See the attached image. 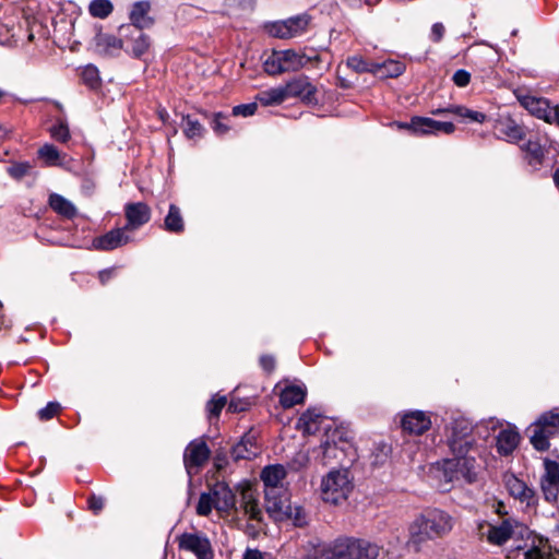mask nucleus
Returning <instances> with one entry per match:
<instances>
[{
    "mask_svg": "<svg viewBox=\"0 0 559 559\" xmlns=\"http://www.w3.org/2000/svg\"><path fill=\"white\" fill-rule=\"evenodd\" d=\"M211 490L209 492L201 493L197 506V513L202 516H207L214 508V501Z\"/></svg>",
    "mask_w": 559,
    "mask_h": 559,
    "instance_id": "37998d69",
    "label": "nucleus"
},
{
    "mask_svg": "<svg viewBox=\"0 0 559 559\" xmlns=\"http://www.w3.org/2000/svg\"><path fill=\"white\" fill-rule=\"evenodd\" d=\"M521 148L526 153V158L531 166L536 168L542 164L545 156V151L538 140L530 139L521 146Z\"/></svg>",
    "mask_w": 559,
    "mask_h": 559,
    "instance_id": "2f4dec72",
    "label": "nucleus"
},
{
    "mask_svg": "<svg viewBox=\"0 0 559 559\" xmlns=\"http://www.w3.org/2000/svg\"><path fill=\"white\" fill-rule=\"evenodd\" d=\"M104 503H105L104 498L99 497V496L93 495L88 499V507L95 513H97V512L103 510Z\"/></svg>",
    "mask_w": 559,
    "mask_h": 559,
    "instance_id": "603ef678",
    "label": "nucleus"
},
{
    "mask_svg": "<svg viewBox=\"0 0 559 559\" xmlns=\"http://www.w3.org/2000/svg\"><path fill=\"white\" fill-rule=\"evenodd\" d=\"M312 16L302 12L285 20L266 22L263 24V32L267 35H297L311 31Z\"/></svg>",
    "mask_w": 559,
    "mask_h": 559,
    "instance_id": "6e6552de",
    "label": "nucleus"
},
{
    "mask_svg": "<svg viewBox=\"0 0 559 559\" xmlns=\"http://www.w3.org/2000/svg\"><path fill=\"white\" fill-rule=\"evenodd\" d=\"M178 545L180 549L192 552L198 559H213L211 543L202 534L183 533L178 537Z\"/></svg>",
    "mask_w": 559,
    "mask_h": 559,
    "instance_id": "9b49d317",
    "label": "nucleus"
},
{
    "mask_svg": "<svg viewBox=\"0 0 559 559\" xmlns=\"http://www.w3.org/2000/svg\"><path fill=\"white\" fill-rule=\"evenodd\" d=\"M445 33V26L441 22H437L431 26V35H443Z\"/></svg>",
    "mask_w": 559,
    "mask_h": 559,
    "instance_id": "4d7b16f0",
    "label": "nucleus"
},
{
    "mask_svg": "<svg viewBox=\"0 0 559 559\" xmlns=\"http://www.w3.org/2000/svg\"><path fill=\"white\" fill-rule=\"evenodd\" d=\"M49 206L59 215L64 218H73L76 216L75 205L64 197L58 193H51L49 195Z\"/></svg>",
    "mask_w": 559,
    "mask_h": 559,
    "instance_id": "cd10ccee",
    "label": "nucleus"
},
{
    "mask_svg": "<svg viewBox=\"0 0 559 559\" xmlns=\"http://www.w3.org/2000/svg\"><path fill=\"white\" fill-rule=\"evenodd\" d=\"M210 457V449L204 441L194 440L185 451L183 461L188 474L198 471Z\"/></svg>",
    "mask_w": 559,
    "mask_h": 559,
    "instance_id": "dca6fc26",
    "label": "nucleus"
},
{
    "mask_svg": "<svg viewBox=\"0 0 559 559\" xmlns=\"http://www.w3.org/2000/svg\"><path fill=\"white\" fill-rule=\"evenodd\" d=\"M151 209L144 202H130L124 205V216L127 224L123 226L127 230H136L151 219Z\"/></svg>",
    "mask_w": 559,
    "mask_h": 559,
    "instance_id": "2eb2a0df",
    "label": "nucleus"
},
{
    "mask_svg": "<svg viewBox=\"0 0 559 559\" xmlns=\"http://www.w3.org/2000/svg\"><path fill=\"white\" fill-rule=\"evenodd\" d=\"M260 366L266 372H272L275 368V359L273 356L263 355L260 357Z\"/></svg>",
    "mask_w": 559,
    "mask_h": 559,
    "instance_id": "864d4df0",
    "label": "nucleus"
},
{
    "mask_svg": "<svg viewBox=\"0 0 559 559\" xmlns=\"http://www.w3.org/2000/svg\"><path fill=\"white\" fill-rule=\"evenodd\" d=\"M49 132L51 138L60 143H67L71 138L69 126L63 119L57 120L49 129Z\"/></svg>",
    "mask_w": 559,
    "mask_h": 559,
    "instance_id": "ea45409f",
    "label": "nucleus"
},
{
    "mask_svg": "<svg viewBox=\"0 0 559 559\" xmlns=\"http://www.w3.org/2000/svg\"><path fill=\"white\" fill-rule=\"evenodd\" d=\"M402 427L409 433L420 436L431 427V419L423 411H409L402 418Z\"/></svg>",
    "mask_w": 559,
    "mask_h": 559,
    "instance_id": "a211bd4d",
    "label": "nucleus"
},
{
    "mask_svg": "<svg viewBox=\"0 0 559 559\" xmlns=\"http://www.w3.org/2000/svg\"><path fill=\"white\" fill-rule=\"evenodd\" d=\"M507 487L512 497L525 503L526 507H534L537 503L534 489L530 488L523 480L511 476L507 479Z\"/></svg>",
    "mask_w": 559,
    "mask_h": 559,
    "instance_id": "aec40b11",
    "label": "nucleus"
},
{
    "mask_svg": "<svg viewBox=\"0 0 559 559\" xmlns=\"http://www.w3.org/2000/svg\"><path fill=\"white\" fill-rule=\"evenodd\" d=\"M323 416L314 408H309L298 419L297 427L307 435H314L320 429Z\"/></svg>",
    "mask_w": 559,
    "mask_h": 559,
    "instance_id": "bb28decb",
    "label": "nucleus"
},
{
    "mask_svg": "<svg viewBox=\"0 0 559 559\" xmlns=\"http://www.w3.org/2000/svg\"><path fill=\"white\" fill-rule=\"evenodd\" d=\"M286 98L288 97H304V98H310L316 90L314 87L308 82L306 78H297L289 82H287L284 85Z\"/></svg>",
    "mask_w": 559,
    "mask_h": 559,
    "instance_id": "a878e982",
    "label": "nucleus"
},
{
    "mask_svg": "<svg viewBox=\"0 0 559 559\" xmlns=\"http://www.w3.org/2000/svg\"><path fill=\"white\" fill-rule=\"evenodd\" d=\"M4 95V92L0 88V98Z\"/></svg>",
    "mask_w": 559,
    "mask_h": 559,
    "instance_id": "338daca9",
    "label": "nucleus"
},
{
    "mask_svg": "<svg viewBox=\"0 0 559 559\" xmlns=\"http://www.w3.org/2000/svg\"><path fill=\"white\" fill-rule=\"evenodd\" d=\"M318 60L316 51H297L295 49H285L273 51L265 60L264 70L271 75H277L284 72L298 71L309 62Z\"/></svg>",
    "mask_w": 559,
    "mask_h": 559,
    "instance_id": "20e7f679",
    "label": "nucleus"
},
{
    "mask_svg": "<svg viewBox=\"0 0 559 559\" xmlns=\"http://www.w3.org/2000/svg\"><path fill=\"white\" fill-rule=\"evenodd\" d=\"M554 181H555V185L559 188V168L556 169L554 173Z\"/></svg>",
    "mask_w": 559,
    "mask_h": 559,
    "instance_id": "0e129e2a",
    "label": "nucleus"
},
{
    "mask_svg": "<svg viewBox=\"0 0 559 559\" xmlns=\"http://www.w3.org/2000/svg\"><path fill=\"white\" fill-rule=\"evenodd\" d=\"M60 404L58 402H49L45 407L38 411V417L40 420H49L58 414Z\"/></svg>",
    "mask_w": 559,
    "mask_h": 559,
    "instance_id": "49530a36",
    "label": "nucleus"
},
{
    "mask_svg": "<svg viewBox=\"0 0 559 559\" xmlns=\"http://www.w3.org/2000/svg\"><path fill=\"white\" fill-rule=\"evenodd\" d=\"M552 122L559 126V105L552 108Z\"/></svg>",
    "mask_w": 559,
    "mask_h": 559,
    "instance_id": "680f3d73",
    "label": "nucleus"
},
{
    "mask_svg": "<svg viewBox=\"0 0 559 559\" xmlns=\"http://www.w3.org/2000/svg\"><path fill=\"white\" fill-rule=\"evenodd\" d=\"M183 132L187 138L199 139L202 136L204 129L198 120L192 119L190 116H187L183 118Z\"/></svg>",
    "mask_w": 559,
    "mask_h": 559,
    "instance_id": "79ce46f5",
    "label": "nucleus"
},
{
    "mask_svg": "<svg viewBox=\"0 0 559 559\" xmlns=\"http://www.w3.org/2000/svg\"><path fill=\"white\" fill-rule=\"evenodd\" d=\"M524 559H550V552L546 549V545L532 546L524 552Z\"/></svg>",
    "mask_w": 559,
    "mask_h": 559,
    "instance_id": "c03bdc74",
    "label": "nucleus"
},
{
    "mask_svg": "<svg viewBox=\"0 0 559 559\" xmlns=\"http://www.w3.org/2000/svg\"><path fill=\"white\" fill-rule=\"evenodd\" d=\"M112 271L111 270H103L99 272L98 277L99 281L105 284L111 276Z\"/></svg>",
    "mask_w": 559,
    "mask_h": 559,
    "instance_id": "bf43d9fd",
    "label": "nucleus"
},
{
    "mask_svg": "<svg viewBox=\"0 0 559 559\" xmlns=\"http://www.w3.org/2000/svg\"><path fill=\"white\" fill-rule=\"evenodd\" d=\"M455 524V518L444 510H426L409 525L408 544L419 549L423 544L450 534Z\"/></svg>",
    "mask_w": 559,
    "mask_h": 559,
    "instance_id": "f03ea898",
    "label": "nucleus"
},
{
    "mask_svg": "<svg viewBox=\"0 0 559 559\" xmlns=\"http://www.w3.org/2000/svg\"><path fill=\"white\" fill-rule=\"evenodd\" d=\"M124 227L114 228L93 240V247L97 250L110 251L129 243L132 239L126 233Z\"/></svg>",
    "mask_w": 559,
    "mask_h": 559,
    "instance_id": "f3484780",
    "label": "nucleus"
},
{
    "mask_svg": "<svg viewBox=\"0 0 559 559\" xmlns=\"http://www.w3.org/2000/svg\"><path fill=\"white\" fill-rule=\"evenodd\" d=\"M286 469L281 464L265 466L261 472L264 484L265 508L287 496L284 487Z\"/></svg>",
    "mask_w": 559,
    "mask_h": 559,
    "instance_id": "0eeeda50",
    "label": "nucleus"
},
{
    "mask_svg": "<svg viewBox=\"0 0 559 559\" xmlns=\"http://www.w3.org/2000/svg\"><path fill=\"white\" fill-rule=\"evenodd\" d=\"M449 112L456 115L461 118L468 119L478 123H483L486 120V115L480 111L472 110L464 106L452 105L447 108H441L435 111V114Z\"/></svg>",
    "mask_w": 559,
    "mask_h": 559,
    "instance_id": "473e14b6",
    "label": "nucleus"
},
{
    "mask_svg": "<svg viewBox=\"0 0 559 559\" xmlns=\"http://www.w3.org/2000/svg\"><path fill=\"white\" fill-rule=\"evenodd\" d=\"M469 81H471L469 72H467L463 69L455 71L453 74V82L455 83V85H457L460 87L466 86L469 83Z\"/></svg>",
    "mask_w": 559,
    "mask_h": 559,
    "instance_id": "3c124183",
    "label": "nucleus"
},
{
    "mask_svg": "<svg viewBox=\"0 0 559 559\" xmlns=\"http://www.w3.org/2000/svg\"><path fill=\"white\" fill-rule=\"evenodd\" d=\"M512 535V525L504 521L499 525L489 526L487 532V539L493 545H503Z\"/></svg>",
    "mask_w": 559,
    "mask_h": 559,
    "instance_id": "7c9ffc66",
    "label": "nucleus"
},
{
    "mask_svg": "<svg viewBox=\"0 0 559 559\" xmlns=\"http://www.w3.org/2000/svg\"><path fill=\"white\" fill-rule=\"evenodd\" d=\"M378 546L360 538H337L331 546L329 554L309 559H376Z\"/></svg>",
    "mask_w": 559,
    "mask_h": 559,
    "instance_id": "7ed1b4c3",
    "label": "nucleus"
},
{
    "mask_svg": "<svg viewBox=\"0 0 559 559\" xmlns=\"http://www.w3.org/2000/svg\"><path fill=\"white\" fill-rule=\"evenodd\" d=\"M531 443L538 451L550 447L549 440L559 432V407L542 414L526 430Z\"/></svg>",
    "mask_w": 559,
    "mask_h": 559,
    "instance_id": "39448f33",
    "label": "nucleus"
},
{
    "mask_svg": "<svg viewBox=\"0 0 559 559\" xmlns=\"http://www.w3.org/2000/svg\"><path fill=\"white\" fill-rule=\"evenodd\" d=\"M285 99L287 98L284 85L262 91L257 95V100L264 106L278 105Z\"/></svg>",
    "mask_w": 559,
    "mask_h": 559,
    "instance_id": "72a5a7b5",
    "label": "nucleus"
},
{
    "mask_svg": "<svg viewBox=\"0 0 559 559\" xmlns=\"http://www.w3.org/2000/svg\"><path fill=\"white\" fill-rule=\"evenodd\" d=\"M214 508L218 512L228 513L236 508V497L229 486L225 483H216L211 487Z\"/></svg>",
    "mask_w": 559,
    "mask_h": 559,
    "instance_id": "6ab92c4d",
    "label": "nucleus"
},
{
    "mask_svg": "<svg viewBox=\"0 0 559 559\" xmlns=\"http://www.w3.org/2000/svg\"><path fill=\"white\" fill-rule=\"evenodd\" d=\"M240 509L249 520L260 524L263 520V512L260 508L257 495L250 488L241 490Z\"/></svg>",
    "mask_w": 559,
    "mask_h": 559,
    "instance_id": "5701e85b",
    "label": "nucleus"
},
{
    "mask_svg": "<svg viewBox=\"0 0 559 559\" xmlns=\"http://www.w3.org/2000/svg\"><path fill=\"white\" fill-rule=\"evenodd\" d=\"M151 3L146 0L134 2L131 7L129 19L131 24L138 29L150 28L154 20L148 15Z\"/></svg>",
    "mask_w": 559,
    "mask_h": 559,
    "instance_id": "4be33fe9",
    "label": "nucleus"
},
{
    "mask_svg": "<svg viewBox=\"0 0 559 559\" xmlns=\"http://www.w3.org/2000/svg\"><path fill=\"white\" fill-rule=\"evenodd\" d=\"M510 35H512V36L518 35V31H516V29H513V31L511 32V34H510Z\"/></svg>",
    "mask_w": 559,
    "mask_h": 559,
    "instance_id": "69168bd1",
    "label": "nucleus"
},
{
    "mask_svg": "<svg viewBox=\"0 0 559 559\" xmlns=\"http://www.w3.org/2000/svg\"><path fill=\"white\" fill-rule=\"evenodd\" d=\"M257 109V103L237 105L233 108V116L250 117L255 114Z\"/></svg>",
    "mask_w": 559,
    "mask_h": 559,
    "instance_id": "09e8293b",
    "label": "nucleus"
},
{
    "mask_svg": "<svg viewBox=\"0 0 559 559\" xmlns=\"http://www.w3.org/2000/svg\"><path fill=\"white\" fill-rule=\"evenodd\" d=\"M266 512L275 521L289 520L295 526L302 527L307 524V514L298 504H292L288 497H284L277 502L267 504Z\"/></svg>",
    "mask_w": 559,
    "mask_h": 559,
    "instance_id": "1a4fd4ad",
    "label": "nucleus"
},
{
    "mask_svg": "<svg viewBox=\"0 0 559 559\" xmlns=\"http://www.w3.org/2000/svg\"><path fill=\"white\" fill-rule=\"evenodd\" d=\"M260 448L252 436H245L231 449V456L235 461L251 460L259 454Z\"/></svg>",
    "mask_w": 559,
    "mask_h": 559,
    "instance_id": "b1692460",
    "label": "nucleus"
},
{
    "mask_svg": "<svg viewBox=\"0 0 559 559\" xmlns=\"http://www.w3.org/2000/svg\"><path fill=\"white\" fill-rule=\"evenodd\" d=\"M225 405L226 396H214L209 401L206 408L211 416L217 417Z\"/></svg>",
    "mask_w": 559,
    "mask_h": 559,
    "instance_id": "a18cd8bd",
    "label": "nucleus"
},
{
    "mask_svg": "<svg viewBox=\"0 0 559 559\" xmlns=\"http://www.w3.org/2000/svg\"><path fill=\"white\" fill-rule=\"evenodd\" d=\"M249 403L247 402H236V401H230L229 404H228V411L233 412V413H239V412H243L247 407H248Z\"/></svg>",
    "mask_w": 559,
    "mask_h": 559,
    "instance_id": "5fc2aeb1",
    "label": "nucleus"
},
{
    "mask_svg": "<svg viewBox=\"0 0 559 559\" xmlns=\"http://www.w3.org/2000/svg\"><path fill=\"white\" fill-rule=\"evenodd\" d=\"M34 37H0V47L7 49L21 48L28 50V46Z\"/></svg>",
    "mask_w": 559,
    "mask_h": 559,
    "instance_id": "a19ab883",
    "label": "nucleus"
},
{
    "mask_svg": "<svg viewBox=\"0 0 559 559\" xmlns=\"http://www.w3.org/2000/svg\"><path fill=\"white\" fill-rule=\"evenodd\" d=\"M498 428L500 431L496 437L497 451L500 455H509L520 442V433L511 425L502 427L499 419L488 418L474 427L473 423L465 417L452 419L447 428V445L451 457L438 462L432 467L435 477L440 479V490L449 491L455 481L472 484L477 480L480 471L478 457L481 449L476 442L475 433L487 439Z\"/></svg>",
    "mask_w": 559,
    "mask_h": 559,
    "instance_id": "f257e3e1",
    "label": "nucleus"
},
{
    "mask_svg": "<svg viewBox=\"0 0 559 559\" xmlns=\"http://www.w3.org/2000/svg\"><path fill=\"white\" fill-rule=\"evenodd\" d=\"M31 166L28 163H16L8 167V173L15 179H21L29 171Z\"/></svg>",
    "mask_w": 559,
    "mask_h": 559,
    "instance_id": "de8ad7c7",
    "label": "nucleus"
},
{
    "mask_svg": "<svg viewBox=\"0 0 559 559\" xmlns=\"http://www.w3.org/2000/svg\"><path fill=\"white\" fill-rule=\"evenodd\" d=\"M114 10L110 0H92L88 5V12L93 17L106 19Z\"/></svg>",
    "mask_w": 559,
    "mask_h": 559,
    "instance_id": "e433bc0d",
    "label": "nucleus"
},
{
    "mask_svg": "<svg viewBox=\"0 0 559 559\" xmlns=\"http://www.w3.org/2000/svg\"><path fill=\"white\" fill-rule=\"evenodd\" d=\"M122 43L124 44L122 50L133 57L142 56L148 48L146 37H124Z\"/></svg>",
    "mask_w": 559,
    "mask_h": 559,
    "instance_id": "c9c22d12",
    "label": "nucleus"
},
{
    "mask_svg": "<svg viewBox=\"0 0 559 559\" xmlns=\"http://www.w3.org/2000/svg\"><path fill=\"white\" fill-rule=\"evenodd\" d=\"M57 39L53 41L56 46L60 49H64L70 46L71 37H56Z\"/></svg>",
    "mask_w": 559,
    "mask_h": 559,
    "instance_id": "13d9d810",
    "label": "nucleus"
},
{
    "mask_svg": "<svg viewBox=\"0 0 559 559\" xmlns=\"http://www.w3.org/2000/svg\"><path fill=\"white\" fill-rule=\"evenodd\" d=\"M38 157L43 160L45 166H61L66 159L60 151L52 144L46 143L38 150Z\"/></svg>",
    "mask_w": 559,
    "mask_h": 559,
    "instance_id": "c756f323",
    "label": "nucleus"
},
{
    "mask_svg": "<svg viewBox=\"0 0 559 559\" xmlns=\"http://www.w3.org/2000/svg\"><path fill=\"white\" fill-rule=\"evenodd\" d=\"M91 49L102 57H115L120 53L124 44L120 37H93Z\"/></svg>",
    "mask_w": 559,
    "mask_h": 559,
    "instance_id": "412c9836",
    "label": "nucleus"
},
{
    "mask_svg": "<svg viewBox=\"0 0 559 559\" xmlns=\"http://www.w3.org/2000/svg\"><path fill=\"white\" fill-rule=\"evenodd\" d=\"M80 45V43L78 40H71L70 39V46H69V49L71 51H76L78 50V46Z\"/></svg>",
    "mask_w": 559,
    "mask_h": 559,
    "instance_id": "e2e57ef3",
    "label": "nucleus"
},
{
    "mask_svg": "<svg viewBox=\"0 0 559 559\" xmlns=\"http://www.w3.org/2000/svg\"><path fill=\"white\" fill-rule=\"evenodd\" d=\"M378 67L379 73H374V75L379 76L396 78L405 71V66L402 62L395 60H388L382 63L378 62Z\"/></svg>",
    "mask_w": 559,
    "mask_h": 559,
    "instance_id": "4c0bfd02",
    "label": "nucleus"
},
{
    "mask_svg": "<svg viewBox=\"0 0 559 559\" xmlns=\"http://www.w3.org/2000/svg\"><path fill=\"white\" fill-rule=\"evenodd\" d=\"M346 64L357 73H379L378 62L368 61L359 55L348 57Z\"/></svg>",
    "mask_w": 559,
    "mask_h": 559,
    "instance_id": "f704fd0d",
    "label": "nucleus"
},
{
    "mask_svg": "<svg viewBox=\"0 0 559 559\" xmlns=\"http://www.w3.org/2000/svg\"><path fill=\"white\" fill-rule=\"evenodd\" d=\"M242 559H263V554L258 549H247Z\"/></svg>",
    "mask_w": 559,
    "mask_h": 559,
    "instance_id": "6e6d98bb",
    "label": "nucleus"
},
{
    "mask_svg": "<svg viewBox=\"0 0 559 559\" xmlns=\"http://www.w3.org/2000/svg\"><path fill=\"white\" fill-rule=\"evenodd\" d=\"M11 133V129L0 123V141L4 140Z\"/></svg>",
    "mask_w": 559,
    "mask_h": 559,
    "instance_id": "052dcab7",
    "label": "nucleus"
},
{
    "mask_svg": "<svg viewBox=\"0 0 559 559\" xmlns=\"http://www.w3.org/2000/svg\"><path fill=\"white\" fill-rule=\"evenodd\" d=\"M493 129L499 139L509 143H518L526 135L525 128L510 116H501L496 120Z\"/></svg>",
    "mask_w": 559,
    "mask_h": 559,
    "instance_id": "4468645a",
    "label": "nucleus"
},
{
    "mask_svg": "<svg viewBox=\"0 0 559 559\" xmlns=\"http://www.w3.org/2000/svg\"><path fill=\"white\" fill-rule=\"evenodd\" d=\"M227 119H228V117L223 115L222 112H218L214 116V119L212 121V127L216 134L223 135L229 130V127L227 126V123L224 122V120H227Z\"/></svg>",
    "mask_w": 559,
    "mask_h": 559,
    "instance_id": "8fccbe9b",
    "label": "nucleus"
},
{
    "mask_svg": "<svg viewBox=\"0 0 559 559\" xmlns=\"http://www.w3.org/2000/svg\"><path fill=\"white\" fill-rule=\"evenodd\" d=\"M516 98L532 116L552 123V107L546 98L520 93L516 94Z\"/></svg>",
    "mask_w": 559,
    "mask_h": 559,
    "instance_id": "ddd939ff",
    "label": "nucleus"
},
{
    "mask_svg": "<svg viewBox=\"0 0 559 559\" xmlns=\"http://www.w3.org/2000/svg\"><path fill=\"white\" fill-rule=\"evenodd\" d=\"M82 82L92 90H96L100 85L99 71L94 64H87L81 70Z\"/></svg>",
    "mask_w": 559,
    "mask_h": 559,
    "instance_id": "58836bf2",
    "label": "nucleus"
},
{
    "mask_svg": "<svg viewBox=\"0 0 559 559\" xmlns=\"http://www.w3.org/2000/svg\"><path fill=\"white\" fill-rule=\"evenodd\" d=\"M544 474L540 477V488L547 501L554 502L559 495V463L550 460H544Z\"/></svg>",
    "mask_w": 559,
    "mask_h": 559,
    "instance_id": "f8f14e48",
    "label": "nucleus"
},
{
    "mask_svg": "<svg viewBox=\"0 0 559 559\" xmlns=\"http://www.w3.org/2000/svg\"><path fill=\"white\" fill-rule=\"evenodd\" d=\"M353 489L347 469H332L321 481V497L325 502L340 504L345 501Z\"/></svg>",
    "mask_w": 559,
    "mask_h": 559,
    "instance_id": "423d86ee",
    "label": "nucleus"
},
{
    "mask_svg": "<svg viewBox=\"0 0 559 559\" xmlns=\"http://www.w3.org/2000/svg\"><path fill=\"white\" fill-rule=\"evenodd\" d=\"M307 395L305 385H287L280 395V403L284 408H290L297 404L304 403Z\"/></svg>",
    "mask_w": 559,
    "mask_h": 559,
    "instance_id": "393cba45",
    "label": "nucleus"
},
{
    "mask_svg": "<svg viewBox=\"0 0 559 559\" xmlns=\"http://www.w3.org/2000/svg\"><path fill=\"white\" fill-rule=\"evenodd\" d=\"M395 124L399 129L411 130L414 134H450L455 130L452 122L437 121L426 117H414L409 123L395 122Z\"/></svg>",
    "mask_w": 559,
    "mask_h": 559,
    "instance_id": "9d476101",
    "label": "nucleus"
},
{
    "mask_svg": "<svg viewBox=\"0 0 559 559\" xmlns=\"http://www.w3.org/2000/svg\"><path fill=\"white\" fill-rule=\"evenodd\" d=\"M164 229L171 234H181L185 230V222L180 209L170 204L164 219Z\"/></svg>",
    "mask_w": 559,
    "mask_h": 559,
    "instance_id": "c85d7f7f",
    "label": "nucleus"
}]
</instances>
